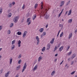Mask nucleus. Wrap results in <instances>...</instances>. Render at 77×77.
Returning a JSON list of instances; mask_svg holds the SVG:
<instances>
[{
  "instance_id": "nucleus-3",
  "label": "nucleus",
  "mask_w": 77,
  "mask_h": 77,
  "mask_svg": "<svg viewBox=\"0 0 77 77\" xmlns=\"http://www.w3.org/2000/svg\"><path fill=\"white\" fill-rule=\"evenodd\" d=\"M26 23L28 25H30L31 24V20H27Z\"/></svg>"
},
{
  "instance_id": "nucleus-43",
  "label": "nucleus",
  "mask_w": 77,
  "mask_h": 77,
  "mask_svg": "<svg viewBox=\"0 0 77 77\" xmlns=\"http://www.w3.org/2000/svg\"><path fill=\"white\" fill-rule=\"evenodd\" d=\"M75 56V54H73L72 55V57H73V58H74Z\"/></svg>"
},
{
  "instance_id": "nucleus-20",
  "label": "nucleus",
  "mask_w": 77,
  "mask_h": 77,
  "mask_svg": "<svg viewBox=\"0 0 77 77\" xmlns=\"http://www.w3.org/2000/svg\"><path fill=\"white\" fill-rule=\"evenodd\" d=\"M71 54H72V51H71L68 53L67 55H68V56H70Z\"/></svg>"
},
{
  "instance_id": "nucleus-37",
  "label": "nucleus",
  "mask_w": 77,
  "mask_h": 77,
  "mask_svg": "<svg viewBox=\"0 0 77 77\" xmlns=\"http://www.w3.org/2000/svg\"><path fill=\"white\" fill-rule=\"evenodd\" d=\"M69 48H70V46H68L67 48V51H68V50H69Z\"/></svg>"
},
{
  "instance_id": "nucleus-48",
  "label": "nucleus",
  "mask_w": 77,
  "mask_h": 77,
  "mask_svg": "<svg viewBox=\"0 0 77 77\" xmlns=\"http://www.w3.org/2000/svg\"><path fill=\"white\" fill-rule=\"evenodd\" d=\"M48 16L46 15L45 17L46 18V19H47L48 18Z\"/></svg>"
},
{
  "instance_id": "nucleus-32",
  "label": "nucleus",
  "mask_w": 77,
  "mask_h": 77,
  "mask_svg": "<svg viewBox=\"0 0 77 77\" xmlns=\"http://www.w3.org/2000/svg\"><path fill=\"white\" fill-rule=\"evenodd\" d=\"M12 62V59L11 58L10 59V64H11Z\"/></svg>"
},
{
  "instance_id": "nucleus-39",
  "label": "nucleus",
  "mask_w": 77,
  "mask_h": 77,
  "mask_svg": "<svg viewBox=\"0 0 77 77\" xmlns=\"http://www.w3.org/2000/svg\"><path fill=\"white\" fill-rule=\"evenodd\" d=\"M20 69V66H19L18 67H17L16 68V70H18V69Z\"/></svg>"
},
{
  "instance_id": "nucleus-47",
  "label": "nucleus",
  "mask_w": 77,
  "mask_h": 77,
  "mask_svg": "<svg viewBox=\"0 0 77 77\" xmlns=\"http://www.w3.org/2000/svg\"><path fill=\"white\" fill-rule=\"evenodd\" d=\"M48 24H47L46 26V28H47V27H48Z\"/></svg>"
},
{
  "instance_id": "nucleus-27",
  "label": "nucleus",
  "mask_w": 77,
  "mask_h": 77,
  "mask_svg": "<svg viewBox=\"0 0 77 77\" xmlns=\"http://www.w3.org/2000/svg\"><path fill=\"white\" fill-rule=\"evenodd\" d=\"M38 4H36L35 5V7H34L35 9H36V8H37V7H38Z\"/></svg>"
},
{
  "instance_id": "nucleus-57",
  "label": "nucleus",
  "mask_w": 77,
  "mask_h": 77,
  "mask_svg": "<svg viewBox=\"0 0 77 77\" xmlns=\"http://www.w3.org/2000/svg\"><path fill=\"white\" fill-rule=\"evenodd\" d=\"M57 59H55V60H54V62H56L57 61Z\"/></svg>"
},
{
  "instance_id": "nucleus-44",
  "label": "nucleus",
  "mask_w": 77,
  "mask_h": 77,
  "mask_svg": "<svg viewBox=\"0 0 77 77\" xmlns=\"http://www.w3.org/2000/svg\"><path fill=\"white\" fill-rule=\"evenodd\" d=\"M9 7L10 8H11V7H12V4L11 3L9 5Z\"/></svg>"
},
{
  "instance_id": "nucleus-25",
  "label": "nucleus",
  "mask_w": 77,
  "mask_h": 77,
  "mask_svg": "<svg viewBox=\"0 0 77 77\" xmlns=\"http://www.w3.org/2000/svg\"><path fill=\"white\" fill-rule=\"evenodd\" d=\"M70 3V0H69V1H68L67 2V4L66 5V6H68V5H69V4Z\"/></svg>"
},
{
  "instance_id": "nucleus-5",
  "label": "nucleus",
  "mask_w": 77,
  "mask_h": 77,
  "mask_svg": "<svg viewBox=\"0 0 77 77\" xmlns=\"http://www.w3.org/2000/svg\"><path fill=\"white\" fill-rule=\"evenodd\" d=\"M37 67L38 65H36V66L34 67L33 69H32L33 71H36V70L37 69Z\"/></svg>"
},
{
  "instance_id": "nucleus-21",
  "label": "nucleus",
  "mask_w": 77,
  "mask_h": 77,
  "mask_svg": "<svg viewBox=\"0 0 77 77\" xmlns=\"http://www.w3.org/2000/svg\"><path fill=\"white\" fill-rule=\"evenodd\" d=\"M59 27H61V29H62V28H63V25L61 24H59Z\"/></svg>"
},
{
  "instance_id": "nucleus-12",
  "label": "nucleus",
  "mask_w": 77,
  "mask_h": 77,
  "mask_svg": "<svg viewBox=\"0 0 77 77\" xmlns=\"http://www.w3.org/2000/svg\"><path fill=\"white\" fill-rule=\"evenodd\" d=\"M72 10H70L69 11V13L68 14V16H69V15H71V14Z\"/></svg>"
},
{
  "instance_id": "nucleus-40",
  "label": "nucleus",
  "mask_w": 77,
  "mask_h": 77,
  "mask_svg": "<svg viewBox=\"0 0 77 77\" xmlns=\"http://www.w3.org/2000/svg\"><path fill=\"white\" fill-rule=\"evenodd\" d=\"M15 20H18V17H16L15 18Z\"/></svg>"
},
{
  "instance_id": "nucleus-1",
  "label": "nucleus",
  "mask_w": 77,
  "mask_h": 77,
  "mask_svg": "<svg viewBox=\"0 0 77 77\" xmlns=\"http://www.w3.org/2000/svg\"><path fill=\"white\" fill-rule=\"evenodd\" d=\"M27 66V63H25L24 64V66L23 67V69L22 70V72H24V71L25 70V69H26Z\"/></svg>"
},
{
  "instance_id": "nucleus-15",
  "label": "nucleus",
  "mask_w": 77,
  "mask_h": 77,
  "mask_svg": "<svg viewBox=\"0 0 77 77\" xmlns=\"http://www.w3.org/2000/svg\"><path fill=\"white\" fill-rule=\"evenodd\" d=\"M72 33H70L69 34V39H70L71 38V36H72Z\"/></svg>"
},
{
  "instance_id": "nucleus-17",
  "label": "nucleus",
  "mask_w": 77,
  "mask_h": 77,
  "mask_svg": "<svg viewBox=\"0 0 77 77\" xmlns=\"http://www.w3.org/2000/svg\"><path fill=\"white\" fill-rule=\"evenodd\" d=\"M36 15L35 14L33 15V17H32V19L33 20H35V18H36Z\"/></svg>"
},
{
  "instance_id": "nucleus-6",
  "label": "nucleus",
  "mask_w": 77,
  "mask_h": 77,
  "mask_svg": "<svg viewBox=\"0 0 77 77\" xmlns=\"http://www.w3.org/2000/svg\"><path fill=\"white\" fill-rule=\"evenodd\" d=\"M64 4H65L64 1H63L61 2V5H60V7H62V6H63Z\"/></svg>"
},
{
  "instance_id": "nucleus-2",
  "label": "nucleus",
  "mask_w": 77,
  "mask_h": 77,
  "mask_svg": "<svg viewBox=\"0 0 77 77\" xmlns=\"http://www.w3.org/2000/svg\"><path fill=\"white\" fill-rule=\"evenodd\" d=\"M36 39L37 41V45H38L39 44V37L38 36H37L36 38Z\"/></svg>"
},
{
  "instance_id": "nucleus-59",
  "label": "nucleus",
  "mask_w": 77,
  "mask_h": 77,
  "mask_svg": "<svg viewBox=\"0 0 77 77\" xmlns=\"http://www.w3.org/2000/svg\"><path fill=\"white\" fill-rule=\"evenodd\" d=\"M63 9H62V10L60 12L62 13V12H63Z\"/></svg>"
},
{
  "instance_id": "nucleus-22",
  "label": "nucleus",
  "mask_w": 77,
  "mask_h": 77,
  "mask_svg": "<svg viewBox=\"0 0 77 77\" xmlns=\"http://www.w3.org/2000/svg\"><path fill=\"white\" fill-rule=\"evenodd\" d=\"M41 4H42L41 5V9H43V5H42V4H43V2H41Z\"/></svg>"
},
{
  "instance_id": "nucleus-54",
  "label": "nucleus",
  "mask_w": 77,
  "mask_h": 77,
  "mask_svg": "<svg viewBox=\"0 0 77 77\" xmlns=\"http://www.w3.org/2000/svg\"><path fill=\"white\" fill-rule=\"evenodd\" d=\"M68 14V11H67L66 12V13H65V15H66V14Z\"/></svg>"
},
{
  "instance_id": "nucleus-14",
  "label": "nucleus",
  "mask_w": 77,
  "mask_h": 77,
  "mask_svg": "<svg viewBox=\"0 0 77 77\" xmlns=\"http://www.w3.org/2000/svg\"><path fill=\"white\" fill-rule=\"evenodd\" d=\"M10 74L11 73V72H7V73H6L5 75V77H8V75L9 74V73Z\"/></svg>"
},
{
  "instance_id": "nucleus-62",
  "label": "nucleus",
  "mask_w": 77,
  "mask_h": 77,
  "mask_svg": "<svg viewBox=\"0 0 77 77\" xmlns=\"http://www.w3.org/2000/svg\"><path fill=\"white\" fill-rule=\"evenodd\" d=\"M67 65H68V64H66L65 66L66 67V66H67Z\"/></svg>"
},
{
  "instance_id": "nucleus-41",
  "label": "nucleus",
  "mask_w": 77,
  "mask_h": 77,
  "mask_svg": "<svg viewBox=\"0 0 77 77\" xmlns=\"http://www.w3.org/2000/svg\"><path fill=\"white\" fill-rule=\"evenodd\" d=\"M62 14V13L60 12L59 15V17H60V15H61V14Z\"/></svg>"
},
{
  "instance_id": "nucleus-34",
  "label": "nucleus",
  "mask_w": 77,
  "mask_h": 77,
  "mask_svg": "<svg viewBox=\"0 0 77 77\" xmlns=\"http://www.w3.org/2000/svg\"><path fill=\"white\" fill-rule=\"evenodd\" d=\"M13 26H14V23H12L11 24V26L10 27H12Z\"/></svg>"
},
{
  "instance_id": "nucleus-28",
  "label": "nucleus",
  "mask_w": 77,
  "mask_h": 77,
  "mask_svg": "<svg viewBox=\"0 0 77 77\" xmlns=\"http://www.w3.org/2000/svg\"><path fill=\"white\" fill-rule=\"evenodd\" d=\"M15 48V45H13L11 46V49L12 50H13L14 48Z\"/></svg>"
},
{
  "instance_id": "nucleus-9",
  "label": "nucleus",
  "mask_w": 77,
  "mask_h": 77,
  "mask_svg": "<svg viewBox=\"0 0 77 77\" xmlns=\"http://www.w3.org/2000/svg\"><path fill=\"white\" fill-rule=\"evenodd\" d=\"M42 59V57L41 56H40L38 58V62H40V61H41Z\"/></svg>"
},
{
  "instance_id": "nucleus-58",
  "label": "nucleus",
  "mask_w": 77,
  "mask_h": 77,
  "mask_svg": "<svg viewBox=\"0 0 77 77\" xmlns=\"http://www.w3.org/2000/svg\"><path fill=\"white\" fill-rule=\"evenodd\" d=\"M21 54L20 55V58H21Z\"/></svg>"
},
{
  "instance_id": "nucleus-24",
  "label": "nucleus",
  "mask_w": 77,
  "mask_h": 77,
  "mask_svg": "<svg viewBox=\"0 0 77 77\" xmlns=\"http://www.w3.org/2000/svg\"><path fill=\"white\" fill-rule=\"evenodd\" d=\"M72 20H69L68 21V23H71L72 22Z\"/></svg>"
},
{
  "instance_id": "nucleus-16",
  "label": "nucleus",
  "mask_w": 77,
  "mask_h": 77,
  "mask_svg": "<svg viewBox=\"0 0 77 77\" xmlns=\"http://www.w3.org/2000/svg\"><path fill=\"white\" fill-rule=\"evenodd\" d=\"M12 14L11 13H9L8 15V17H9V18H10V17H11V16H12Z\"/></svg>"
},
{
  "instance_id": "nucleus-60",
  "label": "nucleus",
  "mask_w": 77,
  "mask_h": 77,
  "mask_svg": "<svg viewBox=\"0 0 77 77\" xmlns=\"http://www.w3.org/2000/svg\"><path fill=\"white\" fill-rule=\"evenodd\" d=\"M1 73H2V72H3V69H2L1 70Z\"/></svg>"
},
{
  "instance_id": "nucleus-35",
  "label": "nucleus",
  "mask_w": 77,
  "mask_h": 77,
  "mask_svg": "<svg viewBox=\"0 0 77 77\" xmlns=\"http://www.w3.org/2000/svg\"><path fill=\"white\" fill-rule=\"evenodd\" d=\"M2 8H0V14H2Z\"/></svg>"
},
{
  "instance_id": "nucleus-31",
  "label": "nucleus",
  "mask_w": 77,
  "mask_h": 77,
  "mask_svg": "<svg viewBox=\"0 0 77 77\" xmlns=\"http://www.w3.org/2000/svg\"><path fill=\"white\" fill-rule=\"evenodd\" d=\"M42 12V14H43V15L44 16L45 15V13H46V12H44V11H43V12Z\"/></svg>"
},
{
  "instance_id": "nucleus-64",
  "label": "nucleus",
  "mask_w": 77,
  "mask_h": 77,
  "mask_svg": "<svg viewBox=\"0 0 77 77\" xmlns=\"http://www.w3.org/2000/svg\"><path fill=\"white\" fill-rule=\"evenodd\" d=\"M74 77H77V75H75Z\"/></svg>"
},
{
  "instance_id": "nucleus-52",
  "label": "nucleus",
  "mask_w": 77,
  "mask_h": 77,
  "mask_svg": "<svg viewBox=\"0 0 77 77\" xmlns=\"http://www.w3.org/2000/svg\"><path fill=\"white\" fill-rule=\"evenodd\" d=\"M60 44H59L57 46V47L59 48V47H60Z\"/></svg>"
},
{
  "instance_id": "nucleus-11",
  "label": "nucleus",
  "mask_w": 77,
  "mask_h": 77,
  "mask_svg": "<svg viewBox=\"0 0 77 77\" xmlns=\"http://www.w3.org/2000/svg\"><path fill=\"white\" fill-rule=\"evenodd\" d=\"M47 50H49V49L50 48V44H48L47 46Z\"/></svg>"
},
{
  "instance_id": "nucleus-26",
  "label": "nucleus",
  "mask_w": 77,
  "mask_h": 77,
  "mask_svg": "<svg viewBox=\"0 0 77 77\" xmlns=\"http://www.w3.org/2000/svg\"><path fill=\"white\" fill-rule=\"evenodd\" d=\"M63 32H62L60 35V38H61L62 36H63Z\"/></svg>"
},
{
  "instance_id": "nucleus-4",
  "label": "nucleus",
  "mask_w": 77,
  "mask_h": 77,
  "mask_svg": "<svg viewBox=\"0 0 77 77\" xmlns=\"http://www.w3.org/2000/svg\"><path fill=\"white\" fill-rule=\"evenodd\" d=\"M27 31H25V32H24V33L23 35V38H25V37L26 36V35H27Z\"/></svg>"
},
{
  "instance_id": "nucleus-49",
  "label": "nucleus",
  "mask_w": 77,
  "mask_h": 77,
  "mask_svg": "<svg viewBox=\"0 0 77 77\" xmlns=\"http://www.w3.org/2000/svg\"><path fill=\"white\" fill-rule=\"evenodd\" d=\"M70 60H71L70 58H69V59H68V61H70Z\"/></svg>"
},
{
  "instance_id": "nucleus-7",
  "label": "nucleus",
  "mask_w": 77,
  "mask_h": 77,
  "mask_svg": "<svg viewBox=\"0 0 77 77\" xmlns=\"http://www.w3.org/2000/svg\"><path fill=\"white\" fill-rule=\"evenodd\" d=\"M46 35V32H43L42 35H41V38H43V36H44Z\"/></svg>"
},
{
  "instance_id": "nucleus-23",
  "label": "nucleus",
  "mask_w": 77,
  "mask_h": 77,
  "mask_svg": "<svg viewBox=\"0 0 77 77\" xmlns=\"http://www.w3.org/2000/svg\"><path fill=\"white\" fill-rule=\"evenodd\" d=\"M15 40H14L12 42L11 44L12 45H13V44H15Z\"/></svg>"
},
{
  "instance_id": "nucleus-46",
  "label": "nucleus",
  "mask_w": 77,
  "mask_h": 77,
  "mask_svg": "<svg viewBox=\"0 0 77 77\" xmlns=\"http://www.w3.org/2000/svg\"><path fill=\"white\" fill-rule=\"evenodd\" d=\"M18 47H20V40L18 41Z\"/></svg>"
},
{
  "instance_id": "nucleus-45",
  "label": "nucleus",
  "mask_w": 77,
  "mask_h": 77,
  "mask_svg": "<svg viewBox=\"0 0 77 77\" xmlns=\"http://www.w3.org/2000/svg\"><path fill=\"white\" fill-rule=\"evenodd\" d=\"M2 29V26H0V30H1V29Z\"/></svg>"
},
{
  "instance_id": "nucleus-10",
  "label": "nucleus",
  "mask_w": 77,
  "mask_h": 77,
  "mask_svg": "<svg viewBox=\"0 0 77 77\" xmlns=\"http://www.w3.org/2000/svg\"><path fill=\"white\" fill-rule=\"evenodd\" d=\"M39 31L41 33H42V32H43L44 31V28H42L40 29L39 30Z\"/></svg>"
},
{
  "instance_id": "nucleus-18",
  "label": "nucleus",
  "mask_w": 77,
  "mask_h": 77,
  "mask_svg": "<svg viewBox=\"0 0 77 77\" xmlns=\"http://www.w3.org/2000/svg\"><path fill=\"white\" fill-rule=\"evenodd\" d=\"M54 74H55V71H53L51 73V75L53 76V75H54Z\"/></svg>"
},
{
  "instance_id": "nucleus-61",
  "label": "nucleus",
  "mask_w": 77,
  "mask_h": 77,
  "mask_svg": "<svg viewBox=\"0 0 77 77\" xmlns=\"http://www.w3.org/2000/svg\"><path fill=\"white\" fill-rule=\"evenodd\" d=\"M58 36H59V35H58L57 34V38H58Z\"/></svg>"
},
{
  "instance_id": "nucleus-29",
  "label": "nucleus",
  "mask_w": 77,
  "mask_h": 77,
  "mask_svg": "<svg viewBox=\"0 0 77 77\" xmlns=\"http://www.w3.org/2000/svg\"><path fill=\"white\" fill-rule=\"evenodd\" d=\"M75 71L71 73V75H73V74H75Z\"/></svg>"
},
{
  "instance_id": "nucleus-8",
  "label": "nucleus",
  "mask_w": 77,
  "mask_h": 77,
  "mask_svg": "<svg viewBox=\"0 0 77 77\" xmlns=\"http://www.w3.org/2000/svg\"><path fill=\"white\" fill-rule=\"evenodd\" d=\"M54 38H52V40L50 42V44H52L54 43Z\"/></svg>"
},
{
  "instance_id": "nucleus-38",
  "label": "nucleus",
  "mask_w": 77,
  "mask_h": 77,
  "mask_svg": "<svg viewBox=\"0 0 77 77\" xmlns=\"http://www.w3.org/2000/svg\"><path fill=\"white\" fill-rule=\"evenodd\" d=\"M24 8H25V5H23L22 7L23 9H24Z\"/></svg>"
},
{
  "instance_id": "nucleus-42",
  "label": "nucleus",
  "mask_w": 77,
  "mask_h": 77,
  "mask_svg": "<svg viewBox=\"0 0 77 77\" xmlns=\"http://www.w3.org/2000/svg\"><path fill=\"white\" fill-rule=\"evenodd\" d=\"M71 63V65H72L74 63V61H72Z\"/></svg>"
},
{
  "instance_id": "nucleus-51",
  "label": "nucleus",
  "mask_w": 77,
  "mask_h": 77,
  "mask_svg": "<svg viewBox=\"0 0 77 77\" xmlns=\"http://www.w3.org/2000/svg\"><path fill=\"white\" fill-rule=\"evenodd\" d=\"M63 60L62 61V62L60 63V65H62V63H63Z\"/></svg>"
},
{
  "instance_id": "nucleus-56",
  "label": "nucleus",
  "mask_w": 77,
  "mask_h": 77,
  "mask_svg": "<svg viewBox=\"0 0 77 77\" xmlns=\"http://www.w3.org/2000/svg\"><path fill=\"white\" fill-rule=\"evenodd\" d=\"M57 55H58V54H57L55 55V57H56V56H57Z\"/></svg>"
},
{
  "instance_id": "nucleus-19",
  "label": "nucleus",
  "mask_w": 77,
  "mask_h": 77,
  "mask_svg": "<svg viewBox=\"0 0 77 77\" xmlns=\"http://www.w3.org/2000/svg\"><path fill=\"white\" fill-rule=\"evenodd\" d=\"M45 47H43L42 50V51L44 52V51H45Z\"/></svg>"
},
{
  "instance_id": "nucleus-33",
  "label": "nucleus",
  "mask_w": 77,
  "mask_h": 77,
  "mask_svg": "<svg viewBox=\"0 0 77 77\" xmlns=\"http://www.w3.org/2000/svg\"><path fill=\"white\" fill-rule=\"evenodd\" d=\"M56 49H57V46H56L54 48V51H56Z\"/></svg>"
},
{
  "instance_id": "nucleus-53",
  "label": "nucleus",
  "mask_w": 77,
  "mask_h": 77,
  "mask_svg": "<svg viewBox=\"0 0 77 77\" xmlns=\"http://www.w3.org/2000/svg\"><path fill=\"white\" fill-rule=\"evenodd\" d=\"M17 35H20V32H19V31L18 32H17Z\"/></svg>"
},
{
  "instance_id": "nucleus-50",
  "label": "nucleus",
  "mask_w": 77,
  "mask_h": 77,
  "mask_svg": "<svg viewBox=\"0 0 77 77\" xmlns=\"http://www.w3.org/2000/svg\"><path fill=\"white\" fill-rule=\"evenodd\" d=\"M12 4L13 5H15V2H13L12 3Z\"/></svg>"
},
{
  "instance_id": "nucleus-63",
  "label": "nucleus",
  "mask_w": 77,
  "mask_h": 77,
  "mask_svg": "<svg viewBox=\"0 0 77 77\" xmlns=\"http://www.w3.org/2000/svg\"><path fill=\"white\" fill-rule=\"evenodd\" d=\"M15 77H18V75H16Z\"/></svg>"
},
{
  "instance_id": "nucleus-30",
  "label": "nucleus",
  "mask_w": 77,
  "mask_h": 77,
  "mask_svg": "<svg viewBox=\"0 0 77 77\" xmlns=\"http://www.w3.org/2000/svg\"><path fill=\"white\" fill-rule=\"evenodd\" d=\"M7 33L8 34H10L11 33V31L9 30H8L7 31Z\"/></svg>"
},
{
  "instance_id": "nucleus-55",
  "label": "nucleus",
  "mask_w": 77,
  "mask_h": 77,
  "mask_svg": "<svg viewBox=\"0 0 77 77\" xmlns=\"http://www.w3.org/2000/svg\"><path fill=\"white\" fill-rule=\"evenodd\" d=\"M21 62H22V60H20V63H21Z\"/></svg>"
},
{
  "instance_id": "nucleus-13",
  "label": "nucleus",
  "mask_w": 77,
  "mask_h": 77,
  "mask_svg": "<svg viewBox=\"0 0 77 77\" xmlns=\"http://www.w3.org/2000/svg\"><path fill=\"white\" fill-rule=\"evenodd\" d=\"M63 46L61 47L60 48H59V51H62V50H63Z\"/></svg>"
},
{
  "instance_id": "nucleus-36",
  "label": "nucleus",
  "mask_w": 77,
  "mask_h": 77,
  "mask_svg": "<svg viewBox=\"0 0 77 77\" xmlns=\"http://www.w3.org/2000/svg\"><path fill=\"white\" fill-rule=\"evenodd\" d=\"M13 21L14 22V23H17V22L18 21V20H14Z\"/></svg>"
}]
</instances>
